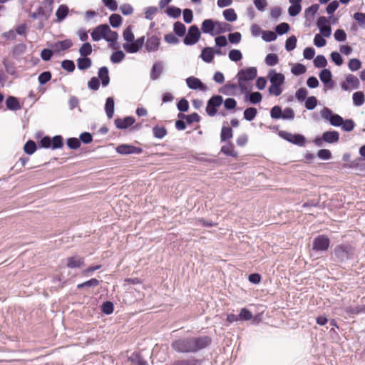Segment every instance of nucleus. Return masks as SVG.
<instances>
[{"label":"nucleus","mask_w":365,"mask_h":365,"mask_svg":"<svg viewBox=\"0 0 365 365\" xmlns=\"http://www.w3.org/2000/svg\"><path fill=\"white\" fill-rule=\"evenodd\" d=\"M212 338L207 335L180 337L171 343V348L180 354H195L209 347Z\"/></svg>","instance_id":"nucleus-1"},{"label":"nucleus","mask_w":365,"mask_h":365,"mask_svg":"<svg viewBox=\"0 0 365 365\" xmlns=\"http://www.w3.org/2000/svg\"><path fill=\"white\" fill-rule=\"evenodd\" d=\"M257 74V70L255 67H249L245 69H241L238 71L237 78L238 80V86L242 93H247L248 90L246 88L244 82L249 81L255 79Z\"/></svg>","instance_id":"nucleus-2"},{"label":"nucleus","mask_w":365,"mask_h":365,"mask_svg":"<svg viewBox=\"0 0 365 365\" xmlns=\"http://www.w3.org/2000/svg\"><path fill=\"white\" fill-rule=\"evenodd\" d=\"M336 260L339 262H344L353 255L352 247L349 245H339L334 251Z\"/></svg>","instance_id":"nucleus-3"},{"label":"nucleus","mask_w":365,"mask_h":365,"mask_svg":"<svg viewBox=\"0 0 365 365\" xmlns=\"http://www.w3.org/2000/svg\"><path fill=\"white\" fill-rule=\"evenodd\" d=\"M320 115L324 120H329V123L335 127H339L344 123V119L341 116L333 113L332 110L327 107H324L321 110Z\"/></svg>","instance_id":"nucleus-4"},{"label":"nucleus","mask_w":365,"mask_h":365,"mask_svg":"<svg viewBox=\"0 0 365 365\" xmlns=\"http://www.w3.org/2000/svg\"><path fill=\"white\" fill-rule=\"evenodd\" d=\"M279 135L285 140L293 143L294 145L303 147L306 143V138L301 134H292L291 133L281 130L279 132Z\"/></svg>","instance_id":"nucleus-5"},{"label":"nucleus","mask_w":365,"mask_h":365,"mask_svg":"<svg viewBox=\"0 0 365 365\" xmlns=\"http://www.w3.org/2000/svg\"><path fill=\"white\" fill-rule=\"evenodd\" d=\"M330 245V240L327 235H320L316 237L312 242V250L316 252H323L327 251Z\"/></svg>","instance_id":"nucleus-6"},{"label":"nucleus","mask_w":365,"mask_h":365,"mask_svg":"<svg viewBox=\"0 0 365 365\" xmlns=\"http://www.w3.org/2000/svg\"><path fill=\"white\" fill-rule=\"evenodd\" d=\"M223 103L221 96L215 95L212 96L207 103L206 113L209 116H215L217 112V108Z\"/></svg>","instance_id":"nucleus-7"},{"label":"nucleus","mask_w":365,"mask_h":365,"mask_svg":"<svg viewBox=\"0 0 365 365\" xmlns=\"http://www.w3.org/2000/svg\"><path fill=\"white\" fill-rule=\"evenodd\" d=\"M200 31L196 25L191 26L187 34L183 39V43L187 46H192L195 44L200 38Z\"/></svg>","instance_id":"nucleus-8"},{"label":"nucleus","mask_w":365,"mask_h":365,"mask_svg":"<svg viewBox=\"0 0 365 365\" xmlns=\"http://www.w3.org/2000/svg\"><path fill=\"white\" fill-rule=\"evenodd\" d=\"M116 152L120 155L140 154L143 149L129 144H121L116 148Z\"/></svg>","instance_id":"nucleus-9"},{"label":"nucleus","mask_w":365,"mask_h":365,"mask_svg":"<svg viewBox=\"0 0 365 365\" xmlns=\"http://www.w3.org/2000/svg\"><path fill=\"white\" fill-rule=\"evenodd\" d=\"M186 83L190 89H199L202 91H206L207 90V86H205L199 78L194 76L187 78Z\"/></svg>","instance_id":"nucleus-10"},{"label":"nucleus","mask_w":365,"mask_h":365,"mask_svg":"<svg viewBox=\"0 0 365 365\" xmlns=\"http://www.w3.org/2000/svg\"><path fill=\"white\" fill-rule=\"evenodd\" d=\"M135 122V119L133 116H127L124 118H115L114 120L115 125L120 130L127 129Z\"/></svg>","instance_id":"nucleus-11"},{"label":"nucleus","mask_w":365,"mask_h":365,"mask_svg":"<svg viewBox=\"0 0 365 365\" xmlns=\"http://www.w3.org/2000/svg\"><path fill=\"white\" fill-rule=\"evenodd\" d=\"M319 78L329 89L333 88L334 82L332 80V74L330 70L324 68L319 73Z\"/></svg>","instance_id":"nucleus-12"},{"label":"nucleus","mask_w":365,"mask_h":365,"mask_svg":"<svg viewBox=\"0 0 365 365\" xmlns=\"http://www.w3.org/2000/svg\"><path fill=\"white\" fill-rule=\"evenodd\" d=\"M160 44V38L153 35L148 38L145 42V49L148 52H155L158 51Z\"/></svg>","instance_id":"nucleus-13"},{"label":"nucleus","mask_w":365,"mask_h":365,"mask_svg":"<svg viewBox=\"0 0 365 365\" xmlns=\"http://www.w3.org/2000/svg\"><path fill=\"white\" fill-rule=\"evenodd\" d=\"M107 24H101L96 26L91 33L92 39L94 41H98L101 38L105 39L106 36Z\"/></svg>","instance_id":"nucleus-14"},{"label":"nucleus","mask_w":365,"mask_h":365,"mask_svg":"<svg viewBox=\"0 0 365 365\" xmlns=\"http://www.w3.org/2000/svg\"><path fill=\"white\" fill-rule=\"evenodd\" d=\"M267 76L271 84L282 85L284 83V76L281 73L276 72L274 69L269 71Z\"/></svg>","instance_id":"nucleus-15"},{"label":"nucleus","mask_w":365,"mask_h":365,"mask_svg":"<svg viewBox=\"0 0 365 365\" xmlns=\"http://www.w3.org/2000/svg\"><path fill=\"white\" fill-rule=\"evenodd\" d=\"M84 258L79 256H73L66 259V266L68 268L75 269L84 266Z\"/></svg>","instance_id":"nucleus-16"},{"label":"nucleus","mask_w":365,"mask_h":365,"mask_svg":"<svg viewBox=\"0 0 365 365\" xmlns=\"http://www.w3.org/2000/svg\"><path fill=\"white\" fill-rule=\"evenodd\" d=\"M216 21H213L212 19H205L202 23L201 29L204 34H209L212 36H214V30L216 29Z\"/></svg>","instance_id":"nucleus-17"},{"label":"nucleus","mask_w":365,"mask_h":365,"mask_svg":"<svg viewBox=\"0 0 365 365\" xmlns=\"http://www.w3.org/2000/svg\"><path fill=\"white\" fill-rule=\"evenodd\" d=\"M73 46V42L70 39H66L63 41H59L53 44L51 47L55 51H64L70 48Z\"/></svg>","instance_id":"nucleus-18"},{"label":"nucleus","mask_w":365,"mask_h":365,"mask_svg":"<svg viewBox=\"0 0 365 365\" xmlns=\"http://www.w3.org/2000/svg\"><path fill=\"white\" fill-rule=\"evenodd\" d=\"M108 72V68L106 66L101 67L98 70L97 78L101 80L102 86L103 87L107 86L110 83Z\"/></svg>","instance_id":"nucleus-19"},{"label":"nucleus","mask_w":365,"mask_h":365,"mask_svg":"<svg viewBox=\"0 0 365 365\" xmlns=\"http://www.w3.org/2000/svg\"><path fill=\"white\" fill-rule=\"evenodd\" d=\"M344 313L347 317H354L359 313H365V306H350L344 309Z\"/></svg>","instance_id":"nucleus-20"},{"label":"nucleus","mask_w":365,"mask_h":365,"mask_svg":"<svg viewBox=\"0 0 365 365\" xmlns=\"http://www.w3.org/2000/svg\"><path fill=\"white\" fill-rule=\"evenodd\" d=\"M324 141L327 143H335L339 140V133L337 131H326L323 133Z\"/></svg>","instance_id":"nucleus-21"},{"label":"nucleus","mask_w":365,"mask_h":365,"mask_svg":"<svg viewBox=\"0 0 365 365\" xmlns=\"http://www.w3.org/2000/svg\"><path fill=\"white\" fill-rule=\"evenodd\" d=\"M163 69V63L158 61L155 63L152 67L150 78L151 80H157L161 75Z\"/></svg>","instance_id":"nucleus-22"},{"label":"nucleus","mask_w":365,"mask_h":365,"mask_svg":"<svg viewBox=\"0 0 365 365\" xmlns=\"http://www.w3.org/2000/svg\"><path fill=\"white\" fill-rule=\"evenodd\" d=\"M206 63H211L214 59V48L212 47L204 48L200 56Z\"/></svg>","instance_id":"nucleus-23"},{"label":"nucleus","mask_w":365,"mask_h":365,"mask_svg":"<svg viewBox=\"0 0 365 365\" xmlns=\"http://www.w3.org/2000/svg\"><path fill=\"white\" fill-rule=\"evenodd\" d=\"M200 361L195 357L182 359L174 361L170 365H199Z\"/></svg>","instance_id":"nucleus-24"},{"label":"nucleus","mask_w":365,"mask_h":365,"mask_svg":"<svg viewBox=\"0 0 365 365\" xmlns=\"http://www.w3.org/2000/svg\"><path fill=\"white\" fill-rule=\"evenodd\" d=\"M6 106L9 110H17L21 109V105L16 97L9 96L6 100Z\"/></svg>","instance_id":"nucleus-25"},{"label":"nucleus","mask_w":365,"mask_h":365,"mask_svg":"<svg viewBox=\"0 0 365 365\" xmlns=\"http://www.w3.org/2000/svg\"><path fill=\"white\" fill-rule=\"evenodd\" d=\"M114 99L112 97H108L106 101L105 104V111L107 115V117L109 119H111L113 117L114 114Z\"/></svg>","instance_id":"nucleus-26"},{"label":"nucleus","mask_w":365,"mask_h":365,"mask_svg":"<svg viewBox=\"0 0 365 365\" xmlns=\"http://www.w3.org/2000/svg\"><path fill=\"white\" fill-rule=\"evenodd\" d=\"M128 360L134 365H148L147 361L138 352H134L128 357Z\"/></svg>","instance_id":"nucleus-27"},{"label":"nucleus","mask_w":365,"mask_h":365,"mask_svg":"<svg viewBox=\"0 0 365 365\" xmlns=\"http://www.w3.org/2000/svg\"><path fill=\"white\" fill-rule=\"evenodd\" d=\"M43 4H48V9L46 10L44 8H43L42 6H39L37 9V13L38 14V16H43L44 17L45 20H47L52 11V4H53V1L51 0V1H43Z\"/></svg>","instance_id":"nucleus-28"},{"label":"nucleus","mask_w":365,"mask_h":365,"mask_svg":"<svg viewBox=\"0 0 365 365\" xmlns=\"http://www.w3.org/2000/svg\"><path fill=\"white\" fill-rule=\"evenodd\" d=\"M91 59L88 57L83 56V58H79L77 60V66L79 70H86L91 66Z\"/></svg>","instance_id":"nucleus-29"},{"label":"nucleus","mask_w":365,"mask_h":365,"mask_svg":"<svg viewBox=\"0 0 365 365\" xmlns=\"http://www.w3.org/2000/svg\"><path fill=\"white\" fill-rule=\"evenodd\" d=\"M106 30L107 31L105 40L110 43V46H113L112 43H116L118 38V34L116 31H112L108 25Z\"/></svg>","instance_id":"nucleus-30"},{"label":"nucleus","mask_w":365,"mask_h":365,"mask_svg":"<svg viewBox=\"0 0 365 365\" xmlns=\"http://www.w3.org/2000/svg\"><path fill=\"white\" fill-rule=\"evenodd\" d=\"M353 103L355 106H361L365 102V96L361 91H356L352 96Z\"/></svg>","instance_id":"nucleus-31"},{"label":"nucleus","mask_w":365,"mask_h":365,"mask_svg":"<svg viewBox=\"0 0 365 365\" xmlns=\"http://www.w3.org/2000/svg\"><path fill=\"white\" fill-rule=\"evenodd\" d=\"M216 34H223L232 30V26L225 22L216 21Z\"/></svg>","instance_id":"nucleus-32"},{"label":"nucleus","mask_w":365,"mask_h":365,"mask_svg":"<svg viewBox=\"0 0 365 365\" xmlns=\"http://www.w3.org/2000/svg\"><path fill=\"white\" fill-rule=\"evenodd\" d=\"M68 14V7L65 4H61L58 8L56 16L57 19L61 21L63 20Z\"/></svg>","instance_id":"nucleus-33"},{"label":"nucleus","mask_w":365,"mask_h":365,"mask_svg":"<svg viewBox=\"0 0 365 365\" xmlns=\"http://www.w3.org/2000/svg\"><path fill=\"white\" fill-rule=\"evenodd\" d=\"M173 31L179 37H182L185 35L186 27L180 21H177L173 25Z\"/></svg>","instance_id":"nucleus-34"},{"label":"nucleus","mask_w":365,"mask_h":365,"mask_svg":"<svg viewBox=\"0 0 365 365\" xmlns=\"http://www.w3.org/2000/svg\"><path fill=\"white\" fill-rule=\"evenodd\" d=\"M319 9V5L317 4H312L311 6L307 8L304 11V16L307 21L309 20V17L313 18L318 12Z\"/></svg>","instance_id":"nucleus-35"},{"label":"nucleus","mask_w":365,"mask_h":365,"mask_svg":"<svg viewBox=\"0 0 365 365\" xmlns=\"http://www.w3.org/2000/svg\"><path fill=\"white\" fill-rule=\"evenodd\" d=\"M153 134L155 138L162 139L168 134V131L165 127L156 125L153 128Z\"/></svg>","instance_id":"nucleus-36"},{"label":"nucleus","mask_w":365,"mask_h":365,"mask_svg":"<svg viewBox=\"0 0 365 365\" xmlns=\"http://www.w3.org/2000/svg\"><path fill=\"white\" fill-rule=\"evenodd\" d=\"M100 284V281L96 278H92L89 280H87L83 283L78 284L77 285V289H81L83 288H88V287H96Z\"/></svg>","instance_id":"nucleus-37"},{"label":"nucleus","mask_w":365,"mask_h":365,"mask_svg":"<svg viewBox=\"0 0 365 365\" xmlns=\"http://www.w3.org/2000/svg\"><path fill=\"white\" fill-rule=\"evenodd\" d=\"M123 47L126 52L130 53H136L141 48L140 46H139V45L135 41L130 42V43H124Z\"/></svg>","instance_id":"nucleus-38"},{"label":"nucleus","mask_w":365,"mask_h":365,"mask_svg":"<svg viewBox=\"0 0 365 365\" xmlns=\"http://www.w3.org/2000/svg\"><path fill=\"white\" fill-rule=\"evenodd\" d=\"M221 152L226 155L227 156L237 157V153L234 150L233 145L231 143H228L227 144L223 145L221 148Z\"/></svg>","instance_id":"nucleus-39"},{"label":"nucleus","mask_w":365,"mask_h":365,"mask_svg":"<svg viewBox=\"0 0 365 365\" xmlns=\"http://www.w3.org/2000/svg\"><path fill=\"white\" fill-rule=\"evenodd\" d=\"M222 15L225 20L230 22H234L237 19V16L233 9H227L224 10Z\"/></svg>","instance_id":"nucleus-40"},{"label":"nucleus","mask_w":365,"mask_h":365,"mask_svg":"<svg viewBox=\"0 0 365 365\" xmlns=\"http://www.w3.org/2000/svg\"><path fill=\"white\" fill-rule=\"evenodd\" d=\"M346 82L351 86L350 88L358 89L360 86V81L357 77L352 74H348L346 76Z\"/></svg>","instance_id":"nucleus-41"},{"label":"nucleus","mask_w":365,"mask_h":365,"mask_svg":"<svg viewBox=\"0 0 365 365\" xmlns=\"http://www.w3.org/2000/svg\"><path fill=\"white\" fill-rule=\"evenodd\" d=\"M257 114V110L255 108L250 107L244 111V118L247 121H252Z\"/></svg>","instance_id":"nucleus-42"},{"label":"nucleus","mask_w":365,"mask_h":365,"mask_svg":"<svg viewBox=\"0 0 365 365\" xmlns=\"http://www.w3.org/2000/svg\"><path fill=\"white\" fill-rule=\"evenodd\" d=\"M109 23L113 28L119 27L122 24V17L117 14H113L109 17Z\"/></svg>","instance_id":"nucleus-43"},{"label":"nucleus","mask_w":365,"mask_h":365,"mask_svg":"<svg viewBox=\"0 0 365 365\" xmlns=\"http://www.w3.org/2000/svg\"><path fill=\"white\" fill-rule=\"evenodd\" d=\"M91 44L88 42H85L82 44L79 48V53L81 56L87 57L92 53Z\"/></svg>","instance_id":"nucleus-44"},{"label":"nucleus","mask_w":365,"mask_h":365,"mask_svg":"<svg viewBox=\"0 0 365 365\" xmlns=\"http://www.w3.org/2000/svg\"><path fill=\"white\" fill-rule=\"evenodd\" d=\"M181 12V9L175 6H170L165 11L167 15L173 19L179 18Z\"/></svg>","instance_id":"nucleus-45"},{"label":"nucleus","mask_w":365,"mask_h":365,"mask_svg":"<svg viewBox=\"0 0 365 365\" xmlns=\"http://www.w3.org/2000/svg\"><path fill=\"white\" fill-rule=\"evenodd\" d=\"M297 39L295 36H289L285 42V49L287 51H291L296 48Z\"/></svg>","instance_id":"nucleus-46"},{"label":"nucleus","mask_w":365,"mask_h":365,"mask_svg":"<svg viewBox=\"0 0 365 365\" xmlns=\"http://www.w3.org/2000/svg\"><path fill=\"white\" fill-rule=\"evenodd\" d=\"M232 138V129L230 127L223 126L222 128L220 138L222 141H225Z\"/></svg>","instance_id":"nucleus-47"},{"label":"nucleus","mask_w":365,"mask_h":365,"mask_svg":"<svg viewBox=\"0 0 365 365\" xmlns=\"http://www.w3.org/2000/svg\"><path fill=\"white\" fill-rule=\"evenodd\" d=\"M125 53L122 51H116L110 56V61L113 63L121 62L125 58Z\"/></svg>","instance_id":"nucleus-48"},{"label":"nucleus","mask_w":365,"mask_h":365,"mask_svg":"<svg viewBox=\"0 0 365 365\" xmlns=\"http://www.w3.org/2000/svg\"><path fill=\"white\" fill-rule=\"evenodd\" d=\"M24 152L28 155H32L36 150V145L34 141L29 140L24 146Z\"/></svg>","instance_id":"nucleus-49"},{"label":"nucleus","mask_w":365,"mask_h":365,"mask_svg":"<svg viewBox=\"0 0 365 365\" xmlns=\"http://www.w3.org/2000/svg\"><path fill=\"white\" fill-rule=\"evenodd\" d=\"M279 58L275 53H269L265 57V63L267 66H273L278 63Z\"/></svg>","instance_id":"nucleus-50"},{"label":"nucleus","mask_w":365,"mask_h":365,"mask_svg":"<svg viewBox=\"0 0 365 365\" xmlns=\"http://www.w3.org/2000/svg\"><path fill=\"white\" fill-rule=\"evenodd\" d=\"M314 65L317 68H324L327 65V61L324 56L318 55L314 60Z\"/></svg>","instance_id":"nucleus-51"},{"label":"nucleus","mask_w":365,"mask_h":365,"mask_svg":"<svg viewBox=\"0 0 365 365\" xmlns=\"http://www.w3.org/2000/svg\"><path fill=\"white\" fill-rule=\"evenodd\" d=\"M63 145L61 135H55L52 138L51 148L53 150L61 148Z\"/></svg>","instance_id":"nucleus-52"},{"label":"nucleus","mask_w":365,"mask_h":365,"mask_svg":"<svg viewBox=\"0 0 365 365\" xmlns=\"http://www.w3.org/2000/svg\"><path fill=\"white\" fill-rule=\"evenodd\" d=\"M348 67L351 71H356L361 67V62L358 58H351L349 60Z\"/></svg>","instance_id":"nucleus-53"},{"label":"nucleus","mask_w":365,"mask_h":365,"mask_svg":"<svg viewBox=\"0 0 365 365\" xmlns=\"http://www.w3.org/2000/svg\"><path fill=\"white\" fill-rule=\"evenodd\" d=\"M270 116L272 119H280L282 117V110L279 106H274L270 110Z\"/></svg>","instance_id":"nucleus-54"},{"label":"nucleus","mask_w":365,"mask_h":365,"mask_svg":"<svg viewBox=\"0 0 365 365\" xmlns=\"http://www.w3.org/2000/svg\"><path fill=\"white\" fill-rule=\"evenodd\" d=\"M290 27L287 23L282 22L275 27V33L279 35H283L287 33Z\"/></svg>","instance_id":"nucleus-55"},{"label":"nucleus","mask_w":365,"mask_h":365,"mask_svg":"<svg viewBox=\"0 0 365 365\" xmlns=\"http://www.w3.org/2000/svg\"><path fill=\"white\" fill-rule=\"evenodd\" d=\"M277 34L272 31H262V39L266 42H271L277 38Z\"/></svg>","instance_id":"nucleus-56"},{"label":"nucleus","mask_w":365,"mask_h":365,"mask_svg":"<svg viewBox=\"0 0 365 365\" xmlns=\"http://www.w3.org/2000/svg\"><path fill=\"white\" fill-rule=\"evenodd\" d=\"M229 58L232 61H239L242 58V54L240 50L232 49L229 52Z\"/></svg>","instance_id":"nucleus-57"},{"label":"nucleus","mask_w":365,"mask_h":365,"mask_svg":"<svg viewBox=\"0 0 365 365\" xmlns=\"http://www.w3.org/2000/svg\"><path fill=\"white\" fill-rule=\"evenodd\" d=\"M307 71L305 66L301 63H297L294 66H293L291 69V72L292 74L295 76H299L304 73Z\"/></svg>","instance_id":"nucleus-58"},{"label":"nucleus","mask_w":365,"mask_h":365,"mask_svg":"<svg viewBox=\"0 0 365 365\" xmlns=\"http://www.w3.org/2000/svg\"><path fill=\"white\" fill-rule=\"evenodd\" d=\"M158 8L156 6H148L145 9V18L148 20H152L158 12Z\"/></svg>","instance_id":"nucleus-59"},{"label":"nucleus","mask_w":365,"mask_h":365,"mask_svg":"<svg viewBox=\"0 0 365 365\" xmlns=\"http://www.w3.org/2000/svg\"><path fill=\"white\" fill-rule=\"evenodd\" d=\"M51 73L50 71H44L41 73L38 78V83L41 85H44L51 79Z\"/></svg>","instance_id":"nucleus-60"},{"label":"nucleus","mask_w":365,"mask_h":365,"mask_svg":"<svg viewBox=\"0 0 365 365\" xmlns=\"http://www.w3.org/2000/svg\"><path fill=\"white\" fill-rule=\"evenodd\" d=\"M317 105V99L315 96L308 97L305 101V108L312 110L315 108Z\"/></svg>","instance_id":"nucleus-61"},{"label":"nucleus","mask_w":365,"mask_h":365,"mask_svg":"<svg viewBox=\"0 0 365 365\" xmlns=\"http://www.w3.org/2000/svg\"><path fill=\"white\" fill-rule=\"evenodd\" d=\"M66 144L70 149L76 150L81 146L79 139L76 138H70L66 140Z\"/></svg>","instance_id":"nucleus-62"},{"label":"nucleus","mask_w":365,"mask_h":365,"mask_svg":"<svg viewBox=\"0 0 365 365\" xmlns=\"http://www.w3.org/2000/svg\"><path fill=\"white\" fill-rule=\"evenodd\" d=\"M123 36L125 41L127 42H132L134 41L135 36L132 31L130 26H128L123 33Z\"/></svg>","instance_id":"nucleus-63"},{"label":"nucleus","mask_w":365,"mask_h":365,"mask_svg":"<svg viewBox=\"0 0 365 365\" xmlns=\"http://www.w3.org/2000/svg\"><path fill=\"white\" fill-rule=\"evenodd\" d=\"M307 94H308V91L307 88H300L299 89H298L296 91L295 97L299 101L303 102L306 99Z\"/></svg>","instance_id":"nucleus-64"}]
</instances>
